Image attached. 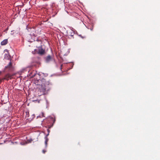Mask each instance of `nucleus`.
<instances>
[{"mask_svg": "<svg viewBox=\"0 0 160 160\" xmlns=\"http://www.w3.org/2000/svg\"><path fill=\"white\" fill-rule=\"evenodd\" d=\"M35 83L38 85L40 86L39 88L40 92V95L44 94L47 90H48L49 89V86L51 84L48 80L44 78L37 80Z\"/></svg>", "mask_w": 160, "mask_h": 160, "instance_id": "1", "label": "nucleus"}, {"mask_svg": "<svg viewBox=\"0 0 160 160\" xmlns=\"http://www.w3.org/2000/svg\"><path fill=\"white\" fill-rule=\"evenodd\" d=\"M15 70V64L10 60L7 65L5 67L3 72H12Z\"/></svg>", "mask_w": 160, "mask_h": 160, "instance_id": "2", "label": "nucleus"}, {"mask_svg": "<svg viewBox=\"0 0 160 160\" xmlns=\"http://www.w3.org/2000/svg\"><path fill=\"white\" fill-rule=\"evenodd\" d=\"M32 53L35 54L37 53L40 55H43L45 53V51L43 49L42 47H39L38 48V50L37 49H35L34 51L32 52Z\"/></svg>", "mask_w": 160, "mask_h": 160, "instance_id": "3", "label": "nucleus"}, {"mask_svg": "<svg viewBox=\"0 0 160 160\" xmlns=\"http://www.w3.org/2000/svg\"><path fill=\"white\" fill-rule=\"evenodd\" d=\"M13 75H11L9 72H8L4 76V78H3V80H6L7 81H8L9 79H11L12 78V76Z\"/></svg>", "mask_w": 160, "mask_h": 160, "instance_id": "4", "label": "nucleus"}, {"mask_svg": "<svg viewBox=\"0 0 160 160\" xmlns=\"http://www.w3.org/2000/svg\"><path fill=\"white\" fill-rule=\"evenodd\" d=\"M52 58L50 55H48L45 58V60L47 62H48L52 60Z\"/></svg>", "mask_w": 160, "mask_h": 160, "instance_id": "5", "label": "nucleus"}, {"mask_svg": "<svg viewBox=\"0 0 160 160\" xmlns=\"http://www.w3.org/2000/svg\"><path fill=\"white\" fill-rule=\"evenodd\" d=\"M8 42V39H5L2 41L1 43L2 45H6Z\"/></svg>", "mask_w": 160, "mask_h": 160, "instance_id": "6", "label": "nucleus"}, {"mask_svg": "<svg viewBox=\"0 0 160 160\" xmlns=\"http://www.w3.org/2000/svg\"><path fill=\"white\" fill-rule=\"evenodd\" d=\"M10 56L9 54L8 53L7 54H5L4 55V58L6 59H9L10 58Z\"/></svg>", "mask_w": 160, "mask_h": 160, "instance_id": "7", "label": "nucleus"}, {"mask_svg": "<svg viewBox=\"0 0 160 160\" xmlns=\"http://www.w3.org/2000/svg\"><path fill=\"white\" fill-rule=\"evenodd\" d=\"M45 141L46 142H48V138H47V136H46L45 137Z\"/></svg>", "mask_w": 160, "mask_h": 160, "instance_id": "8", "label": "nucleus"}, {"mask_svg": "<svg viewBox=\"0 0 160 160\" xmlns=\"http://www.w3.org/2000/svg\"><path fill=\"white\" fill-rule=\"evenodd\" d=\"M74 34V33L72 31H71V34L70 35L71 37H73V35Z\"/></svg>", "mask_w": 160, "mask_h": 160, "instance_id": "9", "label": "nucleus"}, {"mask_svg": "<svg viewBox=\"0 0 160 160\" xmlns=\"http://www.w3.org/2000/svg\"><path fill=\"white\" fill-rule=\"evenodd\" d=\"M47 131L48 132V134L46 135L47 136H48L49 135V133L50 132V130L49 129H47Z\"/></svg>", "mask_w": 160, "mask_h": 160, "instance_id": "10", "label": "nucleus"}, {"mask_svg": "<svg viewBox=\"0 0 160 160\" xmlns=\"http://www.w3.org/2000/svg\"><path fill=\"white\" fill-rule=\"evenodd\" d=\"M3 78H0V83H1L3 81Z\"/></svg>", "mask_w": 160, "mask_h": 160, "instance_id": "11", "label": "nucleus"}, {"mask_svg": "<svg viewBox=\"0 0 160 160\" xmlns=\"http://www.w3.org/2000/svg\"><path fill=\"white\" fill-rule=\"evenodd\" d=\"M45 144L46 147V148L47 147L48 142H46V141H45Z\"/></svg>", "mask_w": 160, "mask_h": 160, "instance_id": "12", "label": "nucleus"}, {"mask_svg": "<svg viewBox=\"0 0 160 160\" xmlns=\"http://www.w3.org/2000/svg\"><path fill=\"white\" fill-rule=\"evenodd\" d=\"M46 152V151L45 150H43L42 151V152L43 153H45V152Z\"/></svg>", "mask_w": 160, "mask_h": 160, "instance_id": "13", "label": "nucleus"}, {"mask_svg": "<svg viewBox=\"0 0 160 160\" xmlns=\"http://www.w3.org/2000/svg\"><path fill=\"white\" fill-rule=\"evenodd\" d=\"M36 74L35 73L34 75H32L31 77H34L35 76V75H36Z\"/></svg>", "mask_w": 160, "mask_h": 160, "instance_id": "14", "label": "nucleus"}, {"mask_svg": "<svg viewBox=\"0 0 160 160\" xmlns=\"http://www.w3.org/2000/svg\"><path fill=\"white\" fill-rule=\"evenodd\" d=\"M2 72H3V71H0V75L2 74Z\"/></svg>", "mask_w": 160, "mask_h": 160, "instance_id": "15", "label": "nucleus"}]
</instances>
